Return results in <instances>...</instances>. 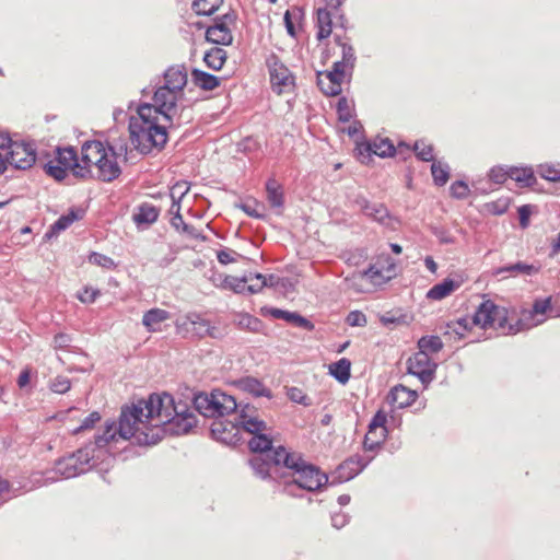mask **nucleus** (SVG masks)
<instances>
[{"mask_svg": "<svg viewBox=\"0 0 560 560\" xmlns=\"http://www.w3.org/2000/svg\"><path fill=\"white\" fill-rule=\"evenodd\" d=\"M196 423L191 413L179 412L170 394H152L147 400L140 399L121 408L118 422L107 421L98 443L133 439L139 445H154L163 439L164 425L176 434L187 433Z\"/></svg>", "mask_w": 560, "mask_h": 560, "instance_id": "obj_1", "label": "nucleus"}, {"mask_svg": "<svg viewBox=\"0 0 560 560\" xmlns=\"http://www.w3.org/2000/svg\"><path fill=\"white\" fill-rule=\"evenodd\" d=\"M138 116L129 122L130 140L133 148L141 154H148L152 149H162L167 141V127L173 126L162 117L160 108L150 103L138 107Z\"/></svg>", "mask_w": 560, "mask_h": 560, "instance_id": "obj_2", "label": "nucleus"}, {"mask_svg": "<svg viewBox=\"0 0 560 560\" xmlns=\"http://www.w3.org/2000/svg\"><path fill=\"white\" fill-rule=\"evenodd\" d=\"M112 460L113 457L105 443H98L96 435L94 442H90L77 452L58 459L54 469L44 474V481L40 485L55 482L59 478L77 477L97 468L102 464L108 466Z\"/></svg>", "mask_w": 560, "mask_h": 560, "instance_id": "obj_3", "label": "nucleus"}, {"mask_svg": "<svg viewBox=\"0 0 560 560\" xmlns=\"http://www.w3.org/2000/svg\"><path fill=\"white\" fill-rule=\"evenodd\" d=\"M163 84L153 94V105L160 108L165 121L172 124L180 108L186 107L185 88L188 73L184 66H172L163 75Z\"/></svg>", "mask_w": 560, "mask_h": 560, "instance_id": "obj_4", "label": "nucleus"}, {"mask_svg": "<svg viewBox=\"0 0 560 560\" xmlns=\"http://www.w3.org/2000/svg\"><path fill=\"white\" fill-rule=\"evenodd\" d=\"M278 460H283V467L289 470V475L283 477V483L287 487L296 485L301 489L316 491L328 481L327 475L304 460L300 453L281 450L278 453Z\"/></svg>", "mask_w": 560, "mask_h": 560, "instance_id": "obj_5", "label": "nucleus"}, {"mask_svg": "<svg viewBox=\"0 0 560 560\" xmlns=\"http://www.w3.org/2000/svg\"><path fill=\"white\" fill-rule=\"evenodd\" d=\"M194 406L200 415L210 418L230 416L241 407L233 396L219 389L195 395Z\"/></svg>", "mask_w": 560, "mask_h": 560, "instance_id": "obj_6", "label": "nucleus"}, {"mask_svg": "<svg viewBox=\"0 0 560 560\" xmlns=\"http://www.w3.org/2000/svg\"><path fill=\"white\" fill-rule=\"evenodd\" d=\"M510 320L509 311L490 300L482 302L472 316V324L483 329L491 327L503 334H515L514 325Z\"/></svg>", "mask_w": 560, "mask_h": 560, "instance_id": "obj_7", "label": "nucleus"}, {"mask_svg": "<svg viewBox=\"0 0 560 560\" xmlns=\"http://www.w3.org/2000/svg\"><path fill=\"white\" fill-rule=\"evenodd\" d=\"M271 89L277 94L288 93L294 88V77L290 69L275 54L266 58Z\"/></svg>", "mask_w": 560, "mask_h": 560, "instance_id": "obj_8", "label": "nucleus"}, {"mask_svg": "<svg viewBox=\"0 0 560 560\" xmlns=\"http://www.w3.org/2000/svg\"><path fill=\"white\" fill-rule=\"evenodd\" d=\"M556 317L560 315V312L553 311L551 306V298L536 300L533 304L532 310L523 312L520 319L514 325L515 334L523 330L529 329L545 322L546 315Z\"/></svg>", "mask_w": 560, "mask_h": 560, "instance_id": "obj_9", "label": "nucleus"}, {"mask_svg": "<svg viewBox=\"0 0 560 560\" xmlns=\"http://www.w3.org/2000/svg\"><path fill=\"white\" fill-rule=\"evenodd\" d=\"M281 450L285 448L279 446L275 450L273 456H269V454H255L249 459V465L253 468L255 475L261 479H276L278 477L283 478L284 474H281V469L284 468L283 460H278V453Z\"/></svg>", "mask_w": 560, "mask_h": 560, "instance_id": "obj_10", "label": "nucleus"}, {"mask_svg": "<svg viewBox=\"0 0 560 560\" xmlns=\"http://www.w3.org/2000/svg\"><path fill=\"white\" fill-rule=\"evenodd\" d=\"M436 368V363L424 351L416 352L407 361L408 373L418 377L424 387L434 380Z\"/></svg>", "mask_w": 560, "mask_h": 560, "instance_id": "obj_11", "label": "nucleus"}, {"mask_svg": "<svg viewBox=\"0 0 560 560\" xmlns=\"http://www.w3.org/2000/svg\"><path fill=\"white\" fill-rule=\"evenodd\" d=\"M363 276L375 285L386 283L396 276V262L389 255H381Z\"/></svg>", "mask_w": 560, "mask_h": 560, "instance_id": "obj_12", "label": "nucleus"}, {"mask_svg": "<svg viewBox=\"0 0 560 560\" xmlns=\"http://www.w3.org/2000/svg\"><path fill=\"white\" fill-rule=\"evenodd\" d=\"M387 415L378 410L372 418L368 433L364 436L363 446L366 451H375L387 438Z\"/></svg>", "mask_w": 560, "mask_h": 560, "instance_id": "obj_13", "label": "nucleus"}, {"mask_svg": "<svg viewBox=\"0 0 560 560\" xmlns=\"http://www.w3.org/2000/svg\"><path fill=\"white\" fill-rule=\"evenodd\" d=\"M8 164L18 170H27L36 161V152L31 143L13 142L7 156Z\"/></svg>", "mask_w": 560, "mask_h": 560, "instance_id": "obj_14", "label": "nucleus"}, {"mask_svg": "<svg viewBox=\"0 0 560 560\" xmlns=\"http://www.w3.org/2000/svg\"><path fill=\"white\" fill-rule=\"evenodd\" d=\"M224 417H215L212 421L210 430L214 440L224 444H235L240 440V428L236 421L223 419Z\"/></svg>", "mask_w": 560, "mask_h": 560, "instance_id": "obj_15", "label": "nucleus"}, {"mask_svg": "<svg viewBox=\"0 0 560 560\" xmlns=\"http://www.w3.org/2000/svg\"><path fill=\"white\" fill-rule=\"evenodd\" d=\"M235 420L240 430L243 429L253 435L267 431V424L259 418L257 408L248 404L241 408Z\"/></svg>", "mask_w": 560, "mask_h": 560, "instance_id": "obj_16", "label": "nucleus"}, {"mask_svg": "<svg viewBox=\"0 0 560 560\" xmlns=\"http://www.w3.org/2000/svg\"><path fill=\"white\" fill-rule=\"evenodd\" d=\"M540 266L536 264H527L525 261H516L493 270V276L500 280L516 277H532L539 272Z\"/></svg>", "mask_w": 560, "mask_h": 560, "instance_id": "obj_17", "label": "nucleus"}, {"mask_svg": "<svg viewBox=\"0 0 560 560\" xmlns=\"http://www.w3.org/2000/svg\"><path fill=\"white\" fill-rule=\"evenodd\" d=\"M56 153V162L72 171L75 176L85 177L89 175L88 167L82 166V163L78 161L77 152L73 148H57Z\"/></svg>", "mask_w": 560, "mask_h": 560, "instance_id": "obj_18", "label": "nucleus"}, {"mask_svg": "<svg viewBox=\"0 0 560 560\" xmlns=\"http://www.w3.org/2000/svg\"><path fill=\"white\" fill-rule=\"evenodd\" d=\"M418 397V393L416 390L409 389L404 385L394 386L388 395L387 402L397 409H402L411 406Z\"/></svg>", "mask_w": 560, "mask_h": 560, "instance_id": "obj_19", "label": "nucleus"}, {"mask_svg": "<svg viewBox=\"0 0 560 560\" xmlns=\"http://www.w3.org/2000/svg\"><path fill=\"white\" fill-rule=\"evenodd\" d=\"M106 147L101 141H88L82 145V166H86L89 174L91 166L101 163L104 155L107 153Z\"/></svg>", "mask_w": 560, "mask_h": 560, "instance_id": "obj_20", "label": "nucleus"}, {"mask_svg": "<svg viewBox=\"0 0 560 560\" xmlns=\"http://www.w3.org/2000/svg\"><path fill=\"white\" fill-rule=\"evenodd\" d=\"M252 276L234 277V276H219L213 280L215 287L224 290H231L234 293H246V283L253 282Z\"/></svg>", "mask_w": 560, "mask_h": 560, "instance_id": "obj_21", "label": "nucleus"}, {"mask_svg": "<svg viewBox=\"0 0 560 560\" xmlns=\"http://www.w3.org/2000/svg\"><path fill=\"white\" fill-rule=\"evenodd\" d=\"M366 462H363L360 457H351L339 465L335 471L338 482L348 481L360 474L366 466Z\"/></svg>", "mask_w": 560, "mask_h": 560, "instance_id": "obj_22", "label": "nucleus"}, {"mask_svg": "<svg viewBox=\"0 0 560 560\" xmlns=\"http://www.w3.org/2000/svg\"><path fill=\"white\" fill-rule=\"evenodd\" d=\"M95 167L97 170V177L103 182H112L121 173L118 162L108 152Z\"/></svg>", "mask_w": 560, "mask_h": 560, "instance_id": "obj_23", "label": "nucleus"}, {"mask_svg": "<svg viewBox=\"0 0 560 560\" xmlns=\"http://www.w3.org/2000/svg\"><path fill=\"white\" fill-rule=\"evenodd\" d=\"M206 38L218 45H230L233 40L232 33L223 21L209 26L206 32Z\"/></svg>", "mask_w": 560, "mask_h": 560, "instance_id": "obj_24", "label": "nucleus"}, {"mask_svg": "<svg viewBox=\"0 0 560 560\" xmlns=\"http://www.w3.org/2000/svg\"><path fill=\"white\" fill-rule=\"evenodd\" d=\"M237 387L254 397L271 398V392L259 380L250 376L242 377L237 382Z\"/></svg>", "mask_w": 560, "mask_h": 560, "instance_id": "obj_25", "label": "nucleus"}, {"mask_svg": "<svg viewBox=\"0 0 560 560\" xmlns=\"http://www.w3.org/2000/svg\"><path fill=\"white\" fill-rule=\"evenodd\" d=\"M266 312L271 315L273 318H280L288 323H292L293 325L304 328L306 330H312L314 325L305 317L301 316L298 313L283 311L280 308H268Z\"/></svg>", "mask_w": 560, "mask_h": 560, "instance_id": "obj_26", "label": "nucleus"}, {"mask_svg": "<svg viewBox=\"0 0 560 560\" xmlns=\"http://www.w3.org/2000/svg\"><path fill=\"white\" fill-rule=\"evenodd\" d=\"M357 203L360 206V209L363 211V213L373 220L385 223L386 219H388L389 213L386 207L382 203H370L364 198H358Z\"/></svg>", "mask_w": 560, "mask_h": 560, "instance_id": "obj_27", "label": "nucleus"}, {"mask_svg": "<svg viewBox=\"0 0 560 560\" xmlns=\"http://www.w3.org/2000/svg\"><path fill=\"white\" fill-rule=\"evenodd\" d=\"M170 318V313L162 308H151L142 317V324L149 331L161 330L163 322Z\"/></svg>", "mask_w": 560, "mask_h": 560, "instance_id": "obj_28", "label": "nucleus"}, {"mask_svg": "<svg viewBox=\"0 0 560 560\" xmlns=\"http://www.w3.org/2000/svg\"><path fill=\"white\" fill-rule=\"evenodd\" d=\"M133 221L138 226L150 225L159 218V209L150 203H142L133 213Z\"/></svg>", "mask_w": 560, "mask_h": 560, "instance_id": "obj_29", "label": "nucleus"}, {"mask_svg": "<svg viewBox=\"0 0 560 560\" xmlns=\"http://www.w3.org/2000/svg\"><path fill=\"white\" fill-rule=\"evenodd\" d=\"M184 325H190L192 331L200 337H203V336L215 337V334H214L215 328L211 327L209 322L207 319L202 318L198 314L187 315Z\"/></svg>", "mask_w": 560, "mask_h": 560, "instance_id": "obj_30", "label": "nucleus"}, {"mask_svg": "<svg viewBox=\"0 0 560 560\" xmlns=\"http://www.w3.org/2000/svg\"><path fill=\"white\" fill-rule=\"evenodd\" d=\"M457 288H459V283L454 281L453 279L446 278L442 282L433 285L427 293V298L433 301H440L446 296H448L452 292H454Z\"/></svg>", "mask_w": 560, "mask_h": 560, "instance_id": "obj_31", "label": "nucleus"}, {"mask_svg": "<svg viewBox=\"0 0 560 560\" xmlns=\"http://www.w3.org/2000/svg\"><path fill=\"white\" fill-rule=\"evenodd\" d=\"M248 446L255 454H269V456H273L272 441L264 432L254 434L248 442Z\"/></svg>", "mask_w": 560, "mask_h": 560, "instance_id": "obj_32", "label": "nucleus"}, {"mask_svg": "<svg viewBox=\"0 0 560 560\" xmlns=\"http://www.w3.org/2000/svg\"><path fill=\"white\" fill-rule=\"evenodd\" d=\"M510 178L515 180L522 187H530L536 183L534 171L529 166H510Z\"/></svg>", "mask_w": 560, "mask_h": 560, "instance_id": "obj_33", "label": "nucleus"}, {"mask_svg": "<svg viewBox=\"0 0 560 560\" xmlns=\"http://www.w3.org/2000/svg\"><path fill=\"white\" fill-rule=\"evenodd\" d=\"M191 77L195 85L206 91L214 90L220 84L218 77L198 69H195L191 72Z\"/></svg>", "mask_w": 560, "mask_h": 560, "instance_id": "obj_34", "label": "nucleus"}, {"mask_svg": "<svg viewBox=\"0 0 560 560\" xmlns=\"http://www.w3.org/2000/svg\"><path fill=\"white\" fill-rule=\"evenodd\" d=\"M82 218V211L80 210H70L67 214L61 215L50 228L48 236L52 234H58L61 231L68 229L74 221H78Z\"/></svg>", "mask_w": 560, "mask_h": 560, "instance_id": "obj_35", "label": "nucleus"}, {"mask_svg": "<svg viewBox=\"0 0 560 560\" xmlns=\"http://www.w3.org/2000/svg\"><path fill=\"white\" fill-rule=\"evenodd\" d=\"M364 150L368 154L373 153L381 158L392 156L395 153V148L388 139H376L364 147Z\"/></svg>", "mask_w": 560, "mask_h": 560, "instance_id": "obj_36", "label": "nucleus"}, {"mask_svg": "<svg viewBox=\"0 0 560 560\" xmlns=\"http://www.w3.org/2000/svg\"><path fill=\"white\" fill-rule=\"evenodd\" d=\"M336 42L341 48V60H337L335 62L342 66V68H345L351 73V71L354 68L357 59L354 55V49L349 43L342 40L341 38H337Z\"/></svg>", "mask_w": 560, "mask_h": 560, "instance_id": "obj_37", "label": "nucleus"}, {"mask_svg": "<svg viewBox=\"0 0 560 560\" xmlns=\"http://www.w3.org/2000/svg\"><path fill=\"white\" fill-rule=\"evenodd\" d=\"M351 362L342 358L329 365V373L341 384H346L350 378Z\"/></svg>", "mask_w": 560, "mask_h": 560, "instance_id": "obj_38", "label": "nucleus"}, {"mask_svg": "<svg viewBox=\"0 0 560 560\" xmlns=\"http://www.w3.org/2000/svg\"><path fill=\"white\" fill-rule=\"evenodd\" d=\"M267 199L272 208L280 209L283 206V194L280 185L273 178L268 179L266 184Z\"/></svg>", "mask_w": 560, "mask_h": 560, "instance_id": "obj_39", "label": "nucleus"}, {"mask_svg": "<svg viewBox=\"0 0 560 560\" xmlns=\"http://www.w3.org/2000/svg\"><path fill=\"white\" fill-rule=\"evenodd\" d=\"M203 60L209 68L220 70L226 60V51L223 48L214 47L206 52Z\"/></svg>", "mask_w": 560, "mask_h": 560, "instance_id": "obj_40", "label": "nucleus"}, {"mask_svg": "<svg viewBox=\"0 0 560 560\" xmlns=\"http://www.w3.org/2000/svg\"><path fill=\"white\" fill-rule=\"evenodd\" d=\"M331 14L327 9L317 10L318 39L327 38L331 34Z\"/></svg>", "mask_w": 560, "mask_h": 560, "instance_id": "obj_41", "label": "nucleus"}, {"mask_svg": "<svg viewBox=\"0 0 560 560\" xmlns=\"http://www.w3.org/2000/svg\"><path fill=\"white\" fill-rule=\"evenodd\" d=\"M472 319L469 318H459L456 322L448 323L446 325L445 335H455L458 339L465 337L466 331L469 330L472 326Z\"/></svg>", "mask_w": 560, "mask_h": 560, "instance_id": "obj_42", "label": "nucleus"}, {"mask_svg": "<svg viewBox=\"0 0 560 560\" xmlns=\"http://www.w3.org/2000/svg\"><path fill=\"white\" fill-rule=\"evenodd\" d=\"M419 351H424L425 354L438 353L443 348V342L438 336H424L418 341Z\"/></svg>", "mask_w": 560, "mask_h": 560, "instance_id": "obj_43", "label": "nucleus"}, {"mask_svg": "<svg viewBox=\"0 0 560 560\" xmlns=\"http://www.w3.org/2000/svg\"><path fill=\"white\" fill-rule=\"evenodd\" d=\"M223 0H195L192 9L198 15H211L219 9Z\"/></svg>", "mask_w": 560, "mask_h": 560, "instance_id": "obj_44", "label": "nucleus"}, {"mask_svg": "<svg viewBox=\"0 0 560 560\" xmlns=\"http://www.w3.org/2000/svg\"><path fill=\"white\" fill-rule=\"evenodd\" d=\"M431 173L435 185L444 186L450 177V166L442 162H433Z\"/></svg>", "mask_w": 560, "mask_h": 560, "instance_id": "obj_45", "label": "nucleus"}, {"mask_svg": "<svg viewBox=\"0 0 560 560\" xmlns=\"http://www.w3.org/2000/svg\"><path fill=\"white\" fill-rule=\"evenodd\" d=\"M106 149L116 161L118 158H122L125 161L128 159V143L125 139L112 140Z\"/></svg>", "mask_w": 560, "mask_h": 560, "instance_id": "obj_46", "label": "nucleus"}, {"mask_svg": "<svg viewBox=\"0 0 560 560\" xmlns=\"http://www.w3.org/2000/svg\"><path fill=\"white\" fill-rule=\"evenodd\" d=\"M347 73H350L348 70L342 68V66L334 62L332 70L326 72H319L318 75L327 79L328 81H334L338 85H342L343 79Z\"/></svg>", "mask_w": 560, "mask_h": 560, "instance_id": "obj_47", "label": "nucleus"}, {"mask_svg": "<svg viewBox=\"0 0 560 560\" xmlns=\"http://www.w3.org/2000/svg\"><path fill=\"white\" fill-rule=\"evenodd\" d=\"M237 326L253 332H257L261 328V322L249 314H240L237 316Z\"/></svg>", "mask_w": 560, "mask_h": 560, "instance_id": "obj_48", "label": "nucleus"}, {"mask_svg": "<svg viewBox=\"0 0 560 560\" xmlns=\"http://www.w3.org/2000/svg\"><path fill=\"white\" fill-rule=\"evenodd\" d=\"M337 113L338 118L342 122H348L353 117V107L352 104L346 98H339L337 103Z\"/></svg>", "mask_w": 560, "mask_h": 560, "instance_id": "obj_49", "label": "nucleus"}, {"mask_svg": "<svg viewBox=\"0 0 560 560\" xmlns=\"http://www.w3.org/2000/svg\"><path fill=\"white\" fill-rule=\"evenodd\" d=\"M413 151L418 159L424 162L433 161V147L424 141H417L413 145Z\"/></svg>", "mask_w": 560, "mask_h": 560, "instance_id": "obj_50", "label": "nucleus"}, {"mask_svg": "<svg viewBox=\"0 0 560 560\" xmlns=\"http://www.w3.org/2000/svg\"><path fill=\"white\" fill-rule=\"evenodd\" d=\"M538 174L546 180L559 182L560 180V167L552 164H541L538 167Z\"/></svg>", "mask_w": 560, "mask_h": 560, "instance_id": "obj_51", "label": "nucleus"}, {"mask_svg": "<svg viewBox=\"0 0 560 560\" xmlns=\"http://www.w3.org/2000/svg\"><path fill=\"white\" fill-rule=\"evenodd\" d=\"M489 178L495 184H503L510 178V166H493L489 172Z\"/></svg>", "mask_w": 560, "mask_h": 560, "instance_id": "obj_52", "label": "nucleus"}, {"mask_svg": "<svg viewBox=\"0 0 560 560\" xmlns=\"http://www.w3.org/2000/svg\"><path fill=\"white\" fill-rule=\"evenodd\" d=\"M44 167H45L46 173L57 180L65 179L67 176V172L69 171L59 163L55 164L54 161H49L48 163L45 164Z\"/></svg>", "mask_w": 560, "mask_h": 560, "instance_id": "obj_53", "label": "nucleus"}, {"mask_svg": "<svg viewBox=\"0 0 560 560\" xmlns=\"http://www.w3.org/2000/svg\"><path fill=\"white\" fill-rule=\"evenodd\" d=\"M317 84L320 91L326 95L335 96L341 92L340 85L336 84L334 81L330 82L320 75L317 77Z\"/></svg>", "mask_w": 560, "mask_h": 560, "instance_id": "obj_54", "label": "nucleus"}, {"mask_svg": "<svg viewBox=\"0 0 560 560\" xmlns=\"http://www.w3.org/2000/svg\"><path fill=\"white\" fill-rule=\"evenodd\" d=\"M242 255L231 248H223L217 252V259L221 265L235 262Z\"/></svg>", "mask_w": 560, "mask_h": 560, "instance_id": "obj_55", "label": "nucleus"}, {"mask_svg": "<svg viewBox=\"0 0 560 560\" xmlns=\"http://www.w3.org/2000/svg\"><path fill=\"white\" fill-rule=\"evenodd\" d=\"M49 387L54 393L65 394L70 389L71 383L70 380L66 376H57L51 381Z\"/></svg>", "mask_w": 560, "mask_h": 560, "instance_id": "obj_56", "label": "nucleus"}, {"mask_svg": "<svg viewBox=\"0 0 560 560\" xmlns=\"http://www.w3.org/2000/svg\"><path fill=\"white\" fill-rule=\"evenodd\" d=\"M189 185L187 182H177L172 188H171V198L174 202H177L179 205V201L188 192Z\"/></svg>", "mask_w": 560, "mask_h": 560, "instance_id": "obj_57", "label": "nucleus"}, {"mask_svg": "<svg viewBox=\"0 0 560 560\" xmlns=\"http://www.w3.org/2000/svg\"><path fill=\"white\" fill-rule=\"evenodd\" d=\"M288 397L291 401L303 405V406H310L311 400L310 398L304 394V392L298 387H291L288 389Z\"/></svg>", "mask_w": 560, "mask_h": 560, "instance_id": "obj_58", "label": "nucleus"}, {"mask_svg": "<svg viewBox=\"0 0 560 560\" xmlns=\"http://www.w3.org/2000/svg\"><path fill=\"white\" fill-rule=\"evenodd\" d=\"M254 278L253 282L249 284L246 283V293L255 294L259 293L264 288H266V282H264V275L261 273H249Z\"/></svg>", "mask_w": 560, "mask_h": 560, "instance_id": "obj_59", "label": "nucleus"}, {"mask_svg": "<svg viewBox=\"0 0 560 560\" xmlns=\"http://www.w3.org/2000/svg\"><path fill=\"white\" fill-rule=\"evenodd\" d=\"M450 190L453 197L463 199L468 196L469 187L465 182L456 180L451 185Z\"/></svg>", "mask_w": 560, "mask_h": 560, "instance_id": "obj_60", "label": "nucleus"}, {"mask_svg": "<svg viewBox=\"0 0 560 560\" xmlns=\"http://www.w3.org/2000/svg\"><path fill=\"white\" fill-rule=\"evenodd\" d=\"M346 322L351 327H362L366 325V316L360 311H352L348 314Z\"/></svg>", "mask_w": 560, "mask_h": 560, "instance_id": "obj_61", "label": "nucleus"}, {"mask_svg": "<svg viewBox=\"0 0 560 560\" xmlns=\"http://www.w3.org/2000/svg\"><path fill=\"white\" fill-rule=\"evenodd\" d=\"M98 295H100L98 290L91 288V287H86L82 291L78 292L77 298L82 303H93Z\"/></svg>", "mask_w": 560, "mask_h": 560, "instance_id": "obj_62", "label": "nucleus"}, {"mask_svg": "<svg viewBox=\"0 0 560 560\" xmlns=\"http://www.w3.org/2000/svg\"><path fill=\"white\" fill-rule=\"evenodd\" d=\"M89 260L90 262L102 266L104 268H112L114 266V260L110 257L98 253H92L89 257Z\"/></svg>", "mask_w": 560, "mask_h": 560, "instance_id": "obj_63", "label": "nucleus"}, {"mask_svg": "<svg viewBox=\"0 0 560 560\" xmlns=\"http://www.w3.org/2000/svg\"><path fill=\"white\" fill-rule=\"evenodd\" d=\"M179 211H180V206L177 202L172 203L171 212L174 215L171 219V224L177 231H180V229L184 226V224H186L184 222L183 217L180 215Z\"/></svg>", "mask_w": 560, "mask_h": 560, "instance_id": "obj_64", "label": "nucleus"}]
</instances>
